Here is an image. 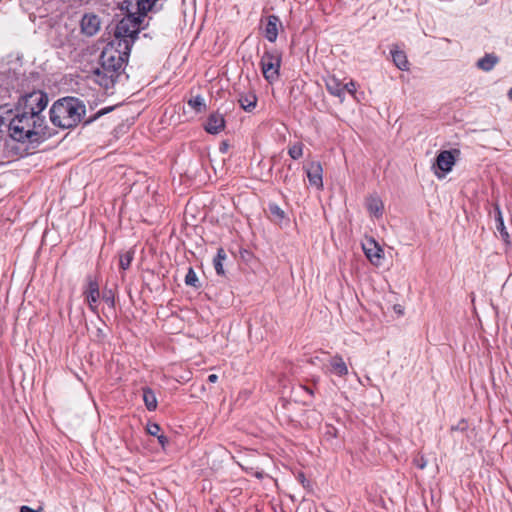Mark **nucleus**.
Listing matches in <instances>:
<instances>
[{
	"instance_id": "nucleus-4",
	"label": "nucleus",
	"mask_w": 512,
	"mask_h": 512,
	"mask_svg": "<svg viewBox=\"0 0 512 512\" xmlns=\"http://www.w3.org/2000/svg\"><path fill=\"white\" fill-rule=\"evenodd\" d=\"M282 53L276 48L266 49L261 57L260 66L263 77L273 84L280 77Z\"/></svg>"
},
{
	"instance_id": "nucleus-20",
	"label": "nucleus",
	"mask_w": 512,
	"mask_h": 512,
	"mask_svg": "<svg viewBox=\"0 0 512 512\" xmlns=\"http://www.w3.org/2000/svg\"><path fill=\"white\" fill-rule=\"evenodd\" d=\"M226 257H227V255H226L225 250L222 247L218 248L216 256L213 259V266H214V269H215L217 275H219V276L225 275L223 262L226 259Z\"/></svg>"
},
{
	"instance_id": "nucleus-21",
	"label": "nucleus",
	"mask_w": 512,
	"mask_h": 512,
	"mask_svg": "<svg viewBox=\"0 0 512 512\" xmlns=\"http://www.w3.org/2000/svg\"><path fill=\"white\" fill-rule=\"evenodd\" d=\"M143 401L149 411H154L157 408L156 395L149 387L143 388Z\"/></svg>"
},
{
	"instance_id": "nucleus-23",
	"label": "nucleus",
	"mask_w": 512,
	"mask_h": 512,
	"mask_svg": "<svg viewBox=\"0 0 512 512\" xmlns=\"http://www.w3.org/2000/svg\"><path fill=\"white\" fill-rule=\"evenodd\" d=\"M188 105L195 110L196 112L200 113L205 111L206 104L204 102V99L202 96L197 95L191 99L188 100Z\"/></svg>"
},
{
	"instance_id": "nucleus-12",
	"label": "nucleus",
	"mask_w": 512,
	"mask_h": 512,
	"mask_svg": "<svg viewBox=\"0 0 512 512\" xmlns=\"http://www.w3.org/2000/svg\"><path fill=\"white\" fill-rule=\"evenodd\" d=\"M278 26H281L279 17L276 15H269L264 28V36L271 43H274L277 40Z\"/></svg>"
},
{
	"instance_id": "nucleus-38",
	"label": "nucleus",
	"mask_w": 512,
	"mask_h": 512,
	"mask_svg": "<svg viewBox=\"0 0 512 512\" xmlns=\"http://www.w3.org/2000/svg\"><path fill=\"white\" fill-rule=\"evenodd\" d=\"M508 97H509L510 100H512V87L508 91Z\"/></svg>"
},
{
	"instance_id": "nucleus-2",
	"label": "nucleus",
	"mask_w": 512,
	"mask_h": 512,
	"mask_svg": "<svg viewBox=\"0 0 512 512\" xmlns=\"http://www.w3.org/2000/svg\"><path fill=\"white\" fill-rule=\"evenodd\" d=\"M44 117L35 112L26 114L17 110L8 125L9 137L16 142H35L43 131Z\"/></svg>"
},
{
	"instance_id": "nucleus-1",
	"label": "nucleus",
	"mask_w": 512,
	"mask_h": 512,
	"mask_svg": "<svg viewBox=\"0 0 512 512\" xmlns=\"http://www.w3.org/2000/svg\"><path fill=\"white\" fill-rule=\"evenodd\" d=\"M157 0H123L126 15L117 23L113 39L104 47L99 65L93 70L94 81L105 89L112 88L124 72L131 48L138 38L147 13Z\"/></svg>"
},
{
	"instance_id": "nucleus-37",
	"label": "nucleus",
	"mask_w": 512,
	"mask_h": 512,
	"mask_svg": "<svg viewBox=\"0 0 512 512\" xmlns=\"http://www.w3.org/2000/svg\"><path fill=\"white\" fill-rule=\"evenodd\" d=\"M299 481L304 485V482L306 481V478L303 473L298 474Z\"/></svg>"
},
{
	"instance_id": "nucleus-29",
	"label": "nucleus",
	"mask_w": 512,
	"mask_h": 512,
	"mask_svg": "<svg viewBox=\"0 0 512 512\" xmlns=\"http://www.w3.org/2000/svg\"><path fill=\"white\" fill-rule=\"evenodd\" d=\"M343 88H344V92L347 91L352 96L355 95L356 89H357L356 83L353 80H351L350 82H348L346 84H343Z\"/></svg>"
},
{
	"instance_id": "nucleus-31",
	"label": "nucleus",
	"mask_w": 512,
	"mask_h": 512,
	"mask_svg": "<svg viewBox=\"0 0 512 512\" xmlns=\"http://www.w3.org/2000/svg\"><path fill=\"white\" fill-rule=\"evenodd\" d=\"M415 464L416 466L419 468V469H424L426 467V460H424V458L422 457L421 459H417L415 460Z\"/></svg>"
},
{
	"instance_id": "nucleus-5",
	"label": "nucleus",
	"mask_w": 512,
	"mask_h": 512,
	"mask_svg": "<svg viewBox=\"0 0 512 512\" xmlns=\"http://www.w3.org/2000/svg\"><path fill=\"white\" fill-rule=\"evenodd\" d=\"M48 104V97L42 91H33L25 94L19 99L17 110L26 114L36 113L41 115V112Z\"/></svg>"
},
{
	"instance_id": "nucleus-22",
	"label": "nucleus",
	"mask_w": 512,
	"mask_h": 512,
	"mask_svg": "<svg viewBox=\"0 0 512 512\" xmlns=\"http://www.w3.org/2000/svg\"><path fill=\"white\" fill-rule=\"evenodd\" d=\"M495 213H496V229L499 231L502 239L505 242H508L509 234L506 231L502 213H501V210L498 205L495 206Z\"/></svg>"
},
{
	"instance_id": "nucleus-26",
	"label": "nucleus",
	"mask_w": 512,
	"mask_h": 512,
	"mask_svg": "<svg viewBox=\"0 0 512 512\" xmlns=\"http://www.w3.org/2000/svg\"><path fill=\"white\" fill-rule=\"evenodd\" d=\"M304 145L301 142H297L288 148L289 156L294 159H300L303 156Z\"/></svg>"
},
{
	"instance_id": "nucleus-8",
	"label": "nucleus",
	"mask_w": 512,
	"mask_h": 512,
	"mask_svg": "<svg viewBox=\"0 0 512 512\" xmlns=\"http://www.w3.org/2000/svg\"><path fill=\"white\" fill-rule=\"evenodd\" d=\"M84 295L91 310L95 311L100 298V291L98 282L92 276L87 277V287L84 291Z\"/></svg>"
},
{
	"instance_id": "nucleus-35",
	"label": "nucleus",
	"mask_w": 512,
	"mask_h": 512,
	"mask_svg": "<svg viewBox=\"0 0 512 512\" xmlns=\"http://www.w3.org/2000/svg\"><path fill=\"white\" fill-rule=\"evenodd\" d=\"M300 388L303 389L306 393H308L310 397L314 396V391L310 387L301 385Z\"/></svg>"
},
{
	"instance_id": "nucleus-36",
	"label": "nucleus",
	"mask_w": 512,
	"mask_h": 512,
	"mask_svg": "<svg viewBox=\"0 0 512 512\" xmlns=\"http://www.w3.org/2000/svg\"><path fill=\"white\" fill-rule=\"evenodd\" d=\"M217 380H218V376L216 374H210L208 376V382H210V383H215V382H217Z\"/></svg>"
},
{
	"instance_id": "nucleus-19",
	"label": "nucleus",
	"mask_w": 512,
	"mask_h": 512,
	"mask_svg": "<svg viewBox=\"0 0 512 512\" xmlns=\"http://www.w3.org/2000/svg\"><path fill=\"white\" fill-rule=\"evenodd\" d=\"M238 102L243 110H245L246 112H251L256 107L257 96L253 92L241 94L239 96Z\"/></svg>"
},
{
	"instance_id": "nucleus-24",
	"label": "nucleus",
	"mask_w": 512,
	"mask_h": 512,
	"mask_svg": "<svg viewBox=\"0 0 512 512\" xmlns=\"http://www.w3.org/2000/svg\"><path fill=\"white\" fill-rule=\"evenodd\" d=\"M133 258H134L133 250H128V251L124 252L123 254H121L120 260H119L120 268L123 270H127L130 267Z\"/></svg>"
},
{
	"instance_id": "nucleus-25",
	"label": "nucleus",
	"mask_w": 512,
	"mask_h": 512,
	"mask_svg": "<svg viewBox=\"0 0 512 512\" xmlns=\"http://www.w3.org/2000/svg\"><path fill=\"white\" fill-rule=\"evenodd\" d=\"M269 213L274 221H282L285 217V212L275 203H270L268 206Z\"/></svg>"
},
{
	"instance_id": "nucleus-6",
	"label": "nucleus",
	"mask_w": 512,
	"mask_h": 512,
	"mask_svg": "<svg viewBox=\"0 0 512 512\" xmlns=\"http://www.w3.org/2000/svg\"><path fill=\"white\" fill-rule=\"evenodd\" d=\"M460 155L459 149L443 150L436 157V166L442 174L435 172L438 178H443L455 165L456 158Z\"/></svg>"
},
{
	"instance_id": "nucleus-14",
	"label": "nucleus",
	"mask_w": 512,
	"mask_h": 512,
	"mask_svg": "<svg viewBox=\"0 0 512 512\" xmlns=\"http://www.w3.org/2000/svg\"><path fill=\"white\" fill-rule=\"evenodd\" d=\"M327 91L338 97L341 101L344 100V88L343 83L335 76H330L325 81Z\"/></svg>"
},
{
	"instance_id": "nucleus-16",
	"label": "nucleus",
	"mask_w": 512,
	"mask_h": 512,
	"mask_svg": "<svg viewBox=\"0 0 512 512\" xmlns=\"http://www.w3.org/2000/svg\"><path fill=\"white\" fill-rule=\"evenodd\" d=\"M64 109V98H59L50 109L51 122L58 127H64L62 123V110Z\"/></svg>"
},
{
	"instance_id": "nucleus-3",
	"label": "nucleus",
	"mask_w": 512,
	"mask_h": 512,
	"mask_svg": "<svg viewBox=\"0 0 512 512\" xmlns=\"http://www.w3.org/2000/svg\"><path fill=\"white\" fill-rule=\"evenodd\" d=\"M112 110L113 107H106L86 118L84 101L76 97L66 96V129H74L81 123L83 126H87Z\"/></svg>"
},
{
	"instance_id": "nucleus-18",
	"label": "nucleus",
	"mask_w": 512,
	"mask_h": 512,
	"mask_svg": "<svg viewBox=\"0 0 512 512\" xmlns=\"http://www.w3.org/2000/svg\"><path fill=\"white\" fill-rule=\"evenodd\" d=\"M390 53L392 60L398 69L402 71H407L409 69V62L404 51L398 50L397 47H395L391 49Z\"/></svg>"
},
{
	"instance_id": "nucleus-13",
	"label": "nucleus",
	"mask_w": 512,
	"mask_h": 512,
	"mask_svg": "<svg viewBox=\"0 0 512 512\" xmlns=\"http://www.w3.org/2000/svg\"><path fill=\"white\" fill-rule=\"evenodd\" d=\"M307 177L311 185L322 188V167L319 162H312L307 168Z\"/></svg>"
},
{
	"instance_id": "nucleus-33",
	"label": "nucleus",
	"mask_w": 512,
	"mask_h": 512,
	"mask_svg": "<svg viewBox=\"0 0 512 512\" xmlns=\"http://www.w3.org/2000/svg\"><path fill=\"white\" fill-rule=\"evenodd\" d=\"M41 511H42L41 509L35 510V509H32V508H30L28 506H22L20 508V512H41Z\"/></svg>"
},
{
	"instance_id": "nucleus-28",
	"label": "nucleus",
	"mask_w": 512,
	"mask_h": 512,
	"mask_svg": "<svg viewBox=\"0 0 512 512\" xmlns=\"http://www.w3.org/2000/svg\"><path fill=\"white\" fill-rule=\"evenodd\" d=\"M161 431V427L157 423H148L147 424V432L151 436H158Z\"/></svg>"
},
{
	"instance_id": "nucleus-9",
	"label": "nucleus",
	"mask_w": 512,
	"mask_h": 512,
	"mask_svg": "<svg viewBox=\"0 0 512 512\" xmlns=\"http://www.w3.org/2000/svg\"><path fill=\"white\" fill-rule=\"evenodd\" d=\"M225 118L224 115L219 112L211 113L204 125V129L207 133L216 135L220 133L225 128Z\"/></svg>"
},
{
	"instance_id": "nucleus-17",
	"label": "nucleus",
	"mask_w": 512,
	"mask_h": 512,
	"mask_svg": "<svg viewBox=\"0 0 512 512\" xmlns=\"http://www.w3.org/2000/svg\"><path fill=\"white\" fill-rule=\"evenodd\" d=\"M366 208L371 215L379 218L383 214L384 205L379 197L370 196L366 200Z\"/></svg>"
},
{
	"instance_id": "nucleus-10",
	"label": "nucleus",
	"mask_w": 512,
	"mask_h": 512,
	"mask_svg": "<svg viewBox=\"0 0 512 512\" xmlns=\"http://www.w3.org/2000/svg\"><path fill=\"white\" fill-rule=\"evenodd\" d=\"M100 28V20L94 14H85L81 20V30L88 36L95 35Z\"/></svg>"
},
{
	"instance_id": "nucleus-34",
	"label": "nucleus",
	"mask_w": 512,
	"mask_h": 512,
	"mask_svg": "<svg viewBox=\"0 0 512 512\" xmlns=\"http://www.w3.org/2000/svg\"><path fill=\"white\" fill-rule=\"evenodd\" d=\"M159 443L162 445V447L165 446V444L168 442V439L164 435H158L157 436Z\"/></svg>"
},
{
	"instance_id": "nucleus-11",
	"label": "nucleus",
	"mask_w": 512,
	"mask_h": 512,
	"mask_svg": "<svg viewBox=\"0 0 512 512\" xmlns=\"http://www.w3.org/2000/svg\"><path fill=\"white\" fill-rule=\"evenodd\" d=\"M328 370L338 377H345L348 374V366L340 354L330 357Z\"/></svg>"
},
{
	"instance_id": "nucleus-30",
	"label": "nucleus",
	"mask_w": 512,
	"mask_h": 512,
	"mask_svg": "<svg viewBox=\"0 0 512 512\" xmlns=\"http://www.w3.org/2000/svg\"><path fill=\"white\" fill-rule=\"evenodd\" d=\"M103 300L111 307L114 306V297L112 295V292L109 291L108 293H104Z\"/></svg>"
},
{
	"instance_id": "nucleus-39",
	"label": "nucleus",
	"mask_w": 512,
	"mask_h": 512,
	"mask_svg": "<svg viewBox=\"0 0 512 512\" xmlns=\"http://www.w3.org/2000/svg\"><path fill=\"white\" fill-rule=\"evenodd\" d=\"M0 163H3V161H2V160H0Z\"/></svg>"
},
{
	"instance_id": "nucleus-7",
	"label": "nucleus",
	"mask_w": 512,
	"mask_h": 512,
	"mask_svg": "<svg viewBox=\"0 0 512 512\" xmlns=\"http://www.w3.org/2000/svg\"><path fill=\"white\" fill-rule=\"evenodd\" d=\"M364 254L373 265H379L383 258V249L379 244L372 238H366L362 243Z\"/></svg>"
},
{
	"instance_id": "nucleus-32",
	"label": "nucleus",
	"mask_w": 512,
	"mask_h": 512,
	"mask_svg": "<svg viewBox=\"0 0 512 512\" xmlns=\"http://www.w3.org/2000/svg\"><path fill=\"white\" fill-rule=\"evenodd\" d=\"M229 149V144L226 142V141H223L220 146H219V150L221 153H226Z\"/></svg>"
},
{
	"instance_id": "nucleus-27",
	"label": "nucleus",
	"mask_w": 512,
	"mask_h": 512,
	"mask_svg": "<svg viewBox=\"0 0 512 512\" xmlns=\"http://www.w3.org/2000/svg\"><path fill=\"white\" fill-rule=\"evenodd\" d=\"M185 284L188 286L195 287V288L200 287L199 279H198L195 271L191 267L188 269V272L185 276Z\"/></svg>"
},
{
	"instance_id": "nucleus-15",
	"label": "nucleus",
	"mask_w": 512,
	"mask_h": 512,
	"mask_svg": "<svg viewBox=\"0 0 512 512\" xmlns=\"http://www.w3.org/2000/svg\"><path fill=\"white\" fill-rule=\"evenodd\" d=\"M499 62V57L494 53H486L482 58H480L476 66L478 69L489 72L491 71Z\"/></svg>"
}]
</instances>
